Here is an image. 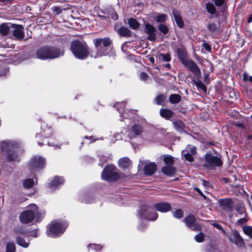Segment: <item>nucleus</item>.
I'll use <instances>...</instances> for the list:
<instances>
[{"instance_id": "obj_1", "label": "nucleus", "mask_w": 252, "mask_h": 252, "mask_svg": "<svg viewBox=\"0 0 252 252\" xmlns=\"http://www.w3.org/2000/svg\"><path fill=\"white\" fill-rule=\"evenodd\" d=\"M17 142L12 140H4L1 143V150L9 162H18L20 158L15 150L18 147Z\"/></svg>"}, {"instance_id": "obj_2", "label": "nucleus", "mask_w": 252, "mask_h": 252, "mask_svg": "<svg viewBox=\"0 0 252 252\" xmlns=\"http://www.w3.org/2000/svg\"><path fill=\"white\" fill-rule=\"evenodd\" d=\"M70 50L74 57L79 60H85L90 54V49L84 41H73L71 44Z\"/></svg>"}, {"instance_id": "obj_3", "label": "nucleus", "mask_w": 252, "mask_h": 252, "mask_svg": "<svg viewBox=\"0 0 252 252\" xmlns=\"http://www.w3.org/2000/svg\"><path fill=\"white\" fill-rule=\"evenodd\" d=\"M43 213L39 212L37 206L34 204H32L27 207V210L22 212L20 216V220L23 223H28L31 222L34 219L36 221H39Z\"/></svg>"}, {"instance_id": "obj_4", "label": "nucleus", "mask_w": 252, "mask_h": 252, "mask_svg": "<svg viewBox=\"0 0 252 252\" xmlns=\"http://www.w3.org/2000/svg\"><path fill=\"white\" fill-rule=\"evenodd\" d=\"M63 54L59 49L49 46H42L36 51L37 58L43 60L57 58Z\"/></svg>"}, {"instance_id": "obj_5", "label": "nucleus", "mask_w": 252, "mask_h": 252, "mask_svg": "<svg viewBox=\"0 0 252 252\" xmlns=\"http://www.w3.org/2000/svg\"><path fill=\"white\" fill-rule=\"evenodd\" d=\"M66 222L54 221L48 226L46 234L48 236L57 237L62 234L67 226Z\"/></svg>"}, {"instance_id": "obj_6", "label": "nucleus", "mask_w": 252, "mask_h": 252, "mask_svg": "<svg viewBox=\"0 0 252 252\" xmlns=\"http://www.w3.org/2000/svg\"><path fill=\"white\" fill-rule=\"evenodd\" d=\"M94 44L97 53L95 56L91 55V57L97 58L107 54L105 48L110 45L111 41L108 38H97L94 40Z\"/></svg>"}, {"instance_id": "obj_7", "label": "nucleus", "mask_w": 252, "mask_h": 252, "mask_svg": "<svg viewBox=\"0 0 252 252\" xmlns=\"http://www.w3.org/2000/svg\"><path fill=\"white\" fill-rule=\"evenodd\" d=\"M119 177L117 169L113 165L106 166L101 173L102 179L109 182L115 181Z\"/></svg>"}, {"instance_id": "obj_8", "label": "nucleus", "mask_w": 252, "mask_h": 252, "mask_svg": "<svg viewBox=\"0 0 252 252\" xmlns=\"http://www.w3.org/2000/svg\"><path fill=\"white\" fill-rule=\"evenodd\" d=\"M222 164V161L219 158L209 153L205 155L203 166L207 169H213L216 166L220 167Z\"/></svg>"}, {"instance_id": "obj_9", "label": "nucleus", "mask_w": 252, "mask_h": 252, "mask_svg": "<svg viewBox=\"0 0 252 252\" xmlns=\"http://www.w3.org/2000/svg\"><path fill=\"white\" fill-rule=\"evenodd\" d=\"M45 165V159L41 157L35 156L32 158L28 164L29 169L32 171H35L41 169Z\"/></svg>"}, {"instance_id": "obj_10", "label": "nucleus", "mask_w": 252, "mask_h": 252, "mask_svg": "<svg viewBox=\"0 0 252 252\" xmlns=\"http://www.w3.org/2000/svg\"><path fill=\"white\" fill-rule=\"evenodd\" d=\"M183 221L192 230L199 231L202 229L201 225L196 222V218L192 215H189L185 217Z\"/></svg>"}, {"instance_id": "obj_11", "label": "nucleus", "mask_w": 252, "mask_h": 252, "mask_svg": "<svg viewBox=\"0 0 252 252\" xmlns=\"http://www.w3.org/2000/svg\"><path fill=\"white\" fill-rule=\"evenodd\" d=\"M11 33L15 39L21 40L25 36L24 27L20 25L12 24Z\"/></svg>"}, {"instance_id": "obj_12", "label": "nucleus", "mask_w": 252, "mask_h": 252, "mask_svg": "<svg viewBox=\"0 0 252 252\" xmlns=\"http://www.w3.org/2000/svg\"><path fill=\"white\" fill-rule=\"evenodd\" d=\"M219 204L222 209L228 212H231L234 207L233 200L229 198L220 199Z\"/></svg>"}, {"instance_id": "obj_13", "label": "nucleus", "mask_w": 252, "mask_h": 252, "mask_svg": "<svg viewBox=\"0 0 252 252\" xmlns=\"http://www.w3.org/2000/svg\"><path fill=\"white\" fill-rule=\"evenodd\" d=\"M229 239L233 243L239 247H242L244 246L243 239L236 230H233L231 231Z\"/></svg>"}, {"instance_id": "obj_14", "label": "nucleus", "mask_w": 252, "mask_h": 252, "mask_svg": "<svg viewBox=\"0 0 252 252\" xmlns=\"http://www.w3.org/2000/svg\"><path fill=\"white\" fill-rule=\"evenodd\" d=\"M140 216L149 220H155L158 217V214L155 212L152 213V209L150 207H146L142 209L140 213Z\"/></svg>"}, {"instance_id": "obj_15", "label": "nucleus", "mask_w": 252, "mask_h": 252, "mask_svg": "<svg viewBox=\"0 0 252 252\" xmlns=\"http://www.w3.org/2000/svg\"><path fill=\"white\" fill-rule=\"evenodd\" d=\"M145 31L148 34V39L154 41L156 39V29L151 25L149 24H146L145 25Z\"/></svg>"}, {"instance_id": "obj_16", "label": "nucleus", "mask_w": 252, "mask_h": 252, "mask_svg": "<svg viewBox=\"0 0 252 252\" xmlns=\"http://www.w3.org/2000/svg\"><path fill=\"white\" fill-rule=\"evenodd\" d=\"M154 208L160 212L165 213L171 210V206L169 203L167 202H160L155 204L154 205Z\"/></svg>"}, {"instance_id": "obj_17", "label": "nucleus", "mask_w": 252, "mask_h": 252, "mask_svg": "<svg viewBox=\"0 0 252 252\" xmlns=\"http://www.w3.org/2000/svg\"><path fill=\"white\" fill-rule=\"evenodd\" d=\"M187 66L189 70L192 71L194 74L197 75L200 73L199 69L196 63L192 61H187L185 63H183Z\"/></svg>"}, {"instance_id": "obj_18", "label": "nucleus", "mask_w": 252, "mask_h": 252, "mask_svg": "<svg viewBox=\"0 0 252 252\" xmlns=\"http://www.w3.org/2000/svg\"><path fill=\"white\" fill-rule=\"evenodd\" d=\"M157 165L154 163H147L144 167V171L145 174L147 176L153 175L156 171Z\"/></svg>"}, {"instance_id": "obj_19", "label": "nucleus", "mask_w": 252, "mask_h": 252, "mask_svg": "<svg viewBox=\"0 0 252 252\" xmlns=\"http://www.w3.org/2000/svg\"><path fill=\"white\" fill-rule=\"evenodd\" d=\"M64 182L63 178L58 176H56L52 181H51L48 185V188L51 189H54L57 188L59 186L62 185Z\"/></svg>"}, {"instance_id": "obj_20", "label": "nucleus", "mask_w": 252, "mask_h": 252, "mask_svg": "<svg viewBox=\"0 0 252 252\" xmlns=\"http://www.w3.org/2000/svg\"><path fill=\"white\" fill-rule=\"evenodd\" d=\"M114 29L121 36H130L131 35V31L127 28L121 27L119 28V25L116 24L114 26Z\"/></svg>"}, {"instance_id": "obj_21", "label": "nucleus", "mask_w": 252, "mask_h": 252, "mask_svg": "<svg viewBox=\"0 0 252 252\" xmlns=\"http://www.w3.org/2000/svg\"><path fill=\"white\" fill-rule=\"evenodd\" d=\"M143 132V127L141 126L135 124L131 127V136L134 137L140 135Z\"/></svg>"}, {"instance_id": "obj_22", "label": "nucleus", "mask_w": 252, "mask_h": 252, "mask_svg": "<svg viewBox=\"0 0 252 252\" xmlns=\"http://www.w3.org/2000/svg\"><path fill=\"white\" fill-rule=\"evenodd\" d=\"M173 15L178 26L180 28H183L184 24L180 12L177 10L173 9Z\"/></svg>"}, {"instance_id": "obj_23", "label": "nucleus", "mask_w": 252, "mask_h": 252, "mask_svg": "<svg viewBox=\"0 0 252 252\" xmlns=\"http://www.w3.org/2000/svg\"><path fill=\"white\" fill-rule=\"evenodd\" d=\"M16 243L19 246L27 248L29 246L30 241H26L25 239L21 236H17L15 238Z\"/></svg>"}, {"instance_id": "obj_24", "label": "nucleus", "mask_w": 252, "mask_h": 252, "mask_svg": "<svg viewBox=\"0 0 252 252\" xmlns=\"http://www.w3.org/2000/svg\"><path fill=\"white\" fill-rule=\"evenodd\" d=\"M13 24H2L0 25V32L5 35L7 34L9 32L11 33L12 26Z\"/></svg>"}, {"instance_id": "obj_25", "label": "nucleus", "mask_w": 252, "mask_h": 252, "mask_svg": "<svg viewBox=\"0 0 252 252\" xmlns=\"http://www.w3.org/2000/svg\"><path fill=\"white\" fill-rule=\"evenodd\" d=\"M118 163L119 167L123 169L128 168L131 165L130 160L127 158H121Z\"/></svg>"}, {"instance_id": "obj_26", "label": "nucleus", "mask_w": 252, "mask_h": 252, "mask_svg": "<svg viewBox=\"0 0 252 252\" xmlns=\"http://www.w3.org/2000/svg\"><path fill=\"white\" fill-rule=\"evenodd\" d=\"M177 54L178 57L182 63H185L187 60V53L183 48L177 49Z\"/></svg>"}, {"instance_id": "obj_27", "label": "nucleus", "mask_w": 252, "mask_h": 252, "mask_svg": "<svg viewBox=\"0 0 252 252\" xmlns=\"http://www.w3.org/2000/svg\"><path fill=\"white\" fill-rule=\"evenodd\" d=\"M162 173L167 176H171L175 173V169L173 166H165L161 169Z\"/></svg>"}, {"instance_id": "obj_28", "label": "nucleus", "mask_w": 252, "mask_h": 252, "mask_svg": "<svg viewBox=\"0 0 252 252\" xmlns=\"http://www.w3.org/2000/svg\"><path fill=\"white\" fill-rule=\"evenodd\" d=\"M160 116L166 120H170L173 115V112L167 109H161L160 110Z\"/></svg>"}, {"instance_id": "obj_29", "label": "nucleus", "mask_w": 252, "mask_h": 252, "mask_svg": "<svg viewBox=\"0 0 252 252\" xmlns=\"http://www.w3.org/2000/svg\"><path fill=\"white\" fill-rule=\"evenodd\" d=\"M35 182L32 179L27 178L24 180L23 182V186L25 189H30L34 184Z\"/></svg>"}, {"instance_id": "obj_30", "label": "nucleus", "mask_w": 252, "mask_h": 252, "mask_svg": "<svg viewBox=\"0 0 252 252\" xmlns=\"http://www.w3.org/2000/svg\"><path fill=\"white\" fill-rule=\"evenodd\" d=\"M173 125L177 130L181 132L184 130L185 125L182 121L176 120L173 122Z\"/></svg>"}, {"instance_id": "obj_31", "label": "nucleus", "mask_w": 252, "mask_h": 252, "mask_svg": "<svg viewBox=\"0 0 252 252\" xmlns=\"http://www.w3.org/2000/svg\"><path fill=\"white\" fill-rule=\"evenodd\" d=\"M128 24L129 27L134 30L138 29L139 27V23L134 18H129L128 20Z\"/></svg>"}, {"instance_id": "obj_32", "label": "nucleus", "mask_w": 252, "mask_h": 252, "mask_svg": "<svg viewBox=\"0 0 252 252\" xmlns=\"http://www.w3.org/2000/svg\"><path fill=\"white\" fill-rule=\"evenodd\" d=\"M181 99V96L177 94H171L169 97V100L171 103L176 104L179 103Z\"/></svg>"}, {"instance_id": "obj_33", "label": "nucleus", "mask_w": 252, "mask_h": 252, "mask_svg": "<svg viewBox=\"0 0 252 252\" xmlns=\"http://www.w3.org/2000/svg\"><path fill=\"white\" fill-rule=\"evenodd\" d=\"M244 233L252 239V227L244 225L242 227Z\"/></svg>"}, {"instance_id": "obj_34", "label": "nucleus", "mask_w": 252, "mask_h": 252, "mask_svg": "<svg viewBox=\"0 0 252 252\" xmlns=\"http://www.w3.org/2000/svg\"><path fill=\"white\" fill-rule=\"evenodd\" d=\"M15 251L16 247L13 242H9L7 243L5 252H15Z\"/></svg>"}, {"instance_id": "obj_35", "label": "nucleus", "mask_w": 252, "mask_h": 252, "mask_svg": "<svg viewBox=\"0 0 252 252\" xmlns=\"http://www.w3.org/2000/svg\"><path fill=\"white\" fill-rule=\"evenodd\" d=\"M235 209L236 211L241 215H245L246 216L245 209L242 204L239 203L237 204L235 207Z\"/></svg>"}, {"instance_id": "obj_36", "label": "nucleus", "mask_w": 252, "mask_h": 252, "mask_svg": "<svg viewBox=\"0 0 252 252\" xmlns=\"http://www.w3.org/2000/svg\"><path fill=\"white\" fill-rule=\"evenodd\" d=\"M182 155L185 159L190 162H191L193 160V158L192 157V154H190L189 152H188L187 150H183L182 152Z\"/></svg>"}, {"instance_id": "obj_37", "label": "nucleus", "mask_w": 252, "mask_h": 252, "mask_svg": "<svg viewBox=\"0 0 252 252\" xmlns=\"http://www.w3.org/2000/svg\"><path fill=\"white\" fill-rule=\"evenodd\" d=\"M126 102L125 101L118 102L115 104V107L117 108L118 111L119 112L120 116L122 115V113L124 111V107L125 106Z\"/></svg>"}, {"instance_id": "obj_38", "label": "nucleus", "mask_w": 252, "mask_h": 252, "mask_svg": "<svg viewBox=\"0 0 252 252\" xmlns=\"http://www.w3.org/2000/svg\"><path fill=\"white\" fill-rule=\"evenodd\" d=\"M163 161L166 165L173 166L174 160L173 158L170 156H167L163 158Z\"/></svg>"}, {"instance_id": "obj_39", "label": "nucleus", "mask_w": 252, "mask_h": 252, "mask_svg": "<svg viewBox=\"0 0 252 252\" xmlns=\"http://www.w3.org/2000/svg\"><path fill=\"white\" fill-rule=\"evenodd\" d=\"M207 28L212 35H215L217 30L216 25L214 23H209Z\"/></svg>"}, {"instance_id": "obj_40", "label": "nucleus", "mask_w": 252, "mask_h": 252, "mask_svg": "<svg viewBox=\"0 0 252 252\" xmlns=\"http://www.w3.org/2000/svg\"><path fill=\"white\" fill-rule=\"evenodd\" d=\"M195 85L198 88L201 89L203 92H206L207 91V88L203 82L200 80H198L195 83Z\"/></svg>"}, {"instance_id": "obj_41", "label": "nucleus", "mask_w": 252, "mask_h": 252, "mask_svg": "<svg viewBox=\"0 0 252 252\" xmlns=\"http://www.w3.org/2000/svg\"><path fill=\"white\" fill-rule=\"evenodd\" d=\"M206 8L209 13L214 14L216 12V9L214 5L211 3H208L206 4Z\"/></svg>"}, {"instance_id": "obj_42", "label": "nucleus", "mask_w": 252, "mask_h": 252, "mask_svg": "<svg viewBox=\"0 0 252 252\" xmlns=\"http://www.w3.org/2000/svg\"><path fill=\"white\" fill-rule=\"evenodd\" d=\"M173 216L177 219H181L183 216V211L181 209H177L173 212Z\"/></svg>"}, {"instance_id": "obj_43", "label": "nucleus", "mask_w": 252, "mask_h": 252, "mask_svg": "<svg viewBox=\"0 0 252 252\" xmlns=\"http://www.w3.org/2000/svg\"><path fill=\"white\" fill-rule=\"evenodd\" d=\"M158 30L164 34H166L168 32V29L167 27L163 24H160L158 26Z\"/></svg>"}, {"instance_id": "obj_44", "label": "nucleus", "mask_w": 252, "mask_h": 252, "mask_svg": "<svg viewBox=\"0 0 252 252\" xmlns=\"http://www.w3.org/2000/svg\"><path fill=\"white\" fill-rule=\"evenodd\" d=\"M204 239V235L202 233H200L195 236V240L197 242H202Z\"/></svg>"}, {"instance_id": "obj_45", "label": "nucleus", "mask_w": 252, "mask_h": 252, "mask_svg": "<svg viewBox=\"0 0 252 252\" xmlns=\"http://www.w3.org/2000/svg\"><path fill=\"white\" fill-rule=\"evenodd\" d=\"M159 56L161 57L162 60L164 62H169L171 60L170 55L169 53L166 54L161 53Z\"/></svg>"}, {"instance_id": "obj_46", "label": "nucleus", "mask_w": 252, "mask_h": 252, "mask_svg": "<svg viewBox=\"0 0 252 252\" xmlns=\"http://www.w3.org/2000/svg\"><path fill=\"white\" fill-rule=\"evenodd\" d=\"M185 150L188 151L190 154L195 155L196 154V147L194 146H188Z\"/></svg>"}, {"instance_id": "obj_47", "label": "nucleus", "mask_w": 252, "mask_h": 252, "mask_svg": "<svg viewBox=\"0 0 252 252\" xmlns=\"http://www.w3.org/2000/svg\"><path fill=\"white\" fill-rule=\"evenodd\" d=\"M164 100V96L163 94L158 95L155 98V101L157 104H160Z\"/></svg>"}, {"instance_id": "obj_48", "label": "nucleus", "mask_w": 252, "mask_h": 252, "mask_svg": "<svg viewBox=\"0 0 252 252\" xmlns=\"http://www.w3.org/2000/svg\"><path fill=\"white\" fill-rule=\"evenodd\" d=\"M246 216H245V215H244V217L243 218H241V219H240L239 220H238L236 222L237 224L238 225H240L246 223L248 221V220L246 218Z\"/></svg>"}, {"instance_id": "obj_49", "label": "nucleus", "mask_w": 252, "mask_h": 252, "mask_svg": "<svg viewBox=\"0 0 252 252\" xmlns=\"http://www.w3.org/2000/svg\"><path fill=\"white\" fill-rule=\"evenodd\" d=\"M52 11L56 14H59L62 12V9L60 7L54 6L52 8Z\"/></svg>"}, {"instance_id": "obj_50", "label": "nucleus", "mask_w": 252, "mask_h": 252, "mask_svg": "<svg viewBox=\"0 0 252 252\" xmlns=\"http://www.w3.org/2000/svg\"><path fill=\"white\" fill-rule=\"evenodd\" d=\"M166 16L164 14H161L157 17L156 20L158 22H164L166 19Z\"/></svg>"}, {"instance_id": "obj_51", "label": "nucleus", "mask_w": 252, "mask_h": 252, "mask_svg": "<svg viewBox=\"0 0 252 252\" xmlns=\"http://www.w3.org/2000/svg\"><path fill=\"white\" fill-rule=\"evenodd\" d=\"M88 247L93 248L96 251H100L102 249V246L96 244H90L88 245Z\"/></svg>"}, {"instance_id": "obj_52", "label": "nucleus", "mask_w": 252, "mask_h": 252, "mask_svg": "<svg viewBox=\"0 0 252 252\" xmlns=\"http://www.w3.org/2000/svg\"><path fill=\"white\" fill-rule=\"evenodd\" d=\"M148 75L145 72H142L140 74V78L142 81H146L148 78Z\"/></svg>"}, {"instance_id": "obj_53", "label": "nucleus", "mask_w": 252, "mask_h": 252, "mask_svg": "<svg viewBox=\"0 0 252 252\" xmlns=\"http://www.w3.org/2000/svg\"><path fill=\"white\" fill-rule=\"evenodd\" d=\"M15 232L17 236H20V235H24L26 234L25 231L23 229H16L15 230Z\"/></svg>"}, {"instance_id": "obj_54", "label": "nucleus", "mask_w": 252, "mask_h": 252, "mask_svg": "<svg viewBox=\"0 0 252 252\" xmlns=\"http://www.w3.org/2000/svg\"><path fill=\"white\" fill-rule=\"evenodd\" d=\"M203 47L208 51H211V46H210V45L206 43V42H204L202 44Z\"/></svg>"}, {"instance_id": "obj_55", "label": "nucleus", "mask_w": 252, "mask_h": 252, "mask_svg": "<svg viewBox=\"0 0 252 252\" xmlns=\"http://www.w3.org/2000/svg\"><path fill=\"white\" fill-rule=\"evenodd\" d=\"M212 225L215 227L216 228L219 229V230H222L224 233H225V231L223 229V228H222L221 226L219 224V223H212Z\"/></svg>"}, {"instance_id": "obj_56", "label": "nucleus", "mask_w": 252, "mask_h": 252, "mask_svg": "<svg viewBox=\"0 0 252 252\" xmlns=\"http://www.w3.org/2000/svg\"><path fill=\"white\" fill-rule=\"evenodd\" d=\"M224 0H215V3L217 6H220L223 4Z\"/></svg>"}, {"instance_id": "obj_57", "label": "nucleus", "mask_w": 252, "mask_h": 252, "mask_svg": "<svg viewBox=\"0 0 252 252\" xmlns=\"http://www.w3.org/2000/svg\"><path fill=\"white\" fill-rule=\"evenodd\" d=\"M146 228V225H144L143 224H140L138 227V229L141 230L143 231L144 229Z\"/></svg>"}, {"instance_id": "obj_58", "label": "nucleus", "mask_w": 252, "mask_h": 252, "mask_svg": "<svg viewBox=\"0 0 252 252\" xmlns=\"http://www.w3.org/2000/svg\"><path fill=\"white\" fill-rule=\"evenodd\" d=\"M7 70L6 69H4L2 71L0 72V76H3L6 74Z\"/></svg>"}, {"instance_id": "obj_59", "label": "nucleus", "mask_w": 252, "mask_h": 252, "mask_svg": "<svg viewBox=\"0 0 252 252\" xmlns=\"http://www.w3.org/2000/svg\"><path fill=\"white\" fill-rule=\"evenodd\" d=\"M112 18H113L114 20H117L118 18V16L117 14L115 13L114 14L112 15Z\"/></svg>"}, {"instance_id": "obj_60", "label": "nucleus", "mask_w": 252, "mask_h": 252, "mask_svg": "<svg viewBox=\"0 0 252 252\" xmlns=\"http://www.w3.org/2000/svg\"><path fill=\"white\" fill-rule=\"evenodd\" d=\"M202 183H203V185L204 186H209V182H208V181H205V180H203V181H202Z\"/></svg>"}, {"instance_id": "obj_61", "label": "nucleus", "mask_w": 252, "mask_h": 252, "mask_svg": "<svg viewBox=\"0 0 252 252\" xmlns=\"http://www.w3.org/2000/svg\"><path fill=\"white\" fill-rule=\"evenodd\" d=\"M194 189L199 194H202V192L201 191V190L198 188H194Z\"/></svg>"}, {"instance_id": "obj_62", "label": "nucleus", "mask_w": 252, "mask_h": 252, "mask_svg": "<svg viewBox=\"0 0 252 252\" xmlns=\"http://www.w3.org/2000/svg\"><path fill=\"white\" fill-rule=\"evenodd\" d=\"M252 21V14L250 15L248 19L247 22L250 23Z\"/></svg>"}, {"instance_id": "obj_63", "label": "nucleus", "mask_w": 252, "mask_h": 252, "mask_svg": "<svg viewBox=\"0 0 252 252\" xmlns=\"http://www.w3.org/2000/svg\"><path fill=\"white\" fill-rule=\"evenodd\" d=\"M48 145L49 146H52L54 147L55 148H60V146L58 145H52L50 143H48Z\"/></svg>"}, {"instance_id": "obj_64", "label": "nucleus", "mask_w": 252, "mask_h": 252, "mask_svg": "<svg viewBox=\"0 0 252 252\" xmlns=\"http://www.w3.org/2000/svg\"><path fill=\"white\" fill-rule=\"evenodd\" d=\"M149 60L152 63L154 64L155 63V59L153 57H150L149 58Z\"/></svg>"}]
</instances>
